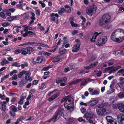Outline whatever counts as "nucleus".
Instances as JSON below:
<instances>
[{
	"instance_id": "obj_1",
	"label": "nucleus",
	"mask_w": 124,
	"mask_h": 124,
	"mask_svg": "<svg viewBox=\"0 0 124 124\" xmlns=\"http://www.w3.org/2000/svg\"><path fill=\"white\" fill-rule=\"evenodd\" d=\"M110 39L114 42H122L124 39V31L120 29H116L112 33Z\"/></svg>"
},
{
	"instance_id": "obj_2",
	"label": "nucleus",
	"mask_w": 124,
	"mask_h": 124,
	"mask_svg": "<svg viewBox=\"0 0 124 124\" xmlns=\"http://www.w3.org/2000/svg\"><path fill=\"white\" fill-rule=\"evenodd\" d=\"M110 16L108 14L103 15L101 18L99 22V25L101 26L109 23L110 20Z\"/></svg>"
},
{
	"instance_id": "obj_3",
	"label": "nucleus",
	"mask_w": 124,
	"mask_h": 124,
	"mask_svg": "<svg viewBox=\"0 0 124 124\" xmlns=\"http://www.w3.org/2000/svg\"><path fill=\"white\" fill-rule=\"evenodd\" d=\"M96 108L97 114L98 116H104L106 115V109L103 105H98Z\"/></svg>"
},
{
	"instance_id": "obj_4",
	"label": "nucleus",
	"mask_w": 124,
	"mask_h": 124,
	"mask_svg": "<svg viewBox=\"0 0 124 124\" xmlns=\"http://www.w3.org/2000/svg\"><path fill=\"white\" fill-rule=\"evenodd\" d=\"M96 9V6L94 5H93L86 8V13L91 16L95 13Z\"/></svg>"
},
{
	"instance_id": "obj_5",
	"label": "nucleus",
	"mask_w": 124,
	"mask_h": 124,
	"mask_svg": "<svg viewBox=\"0 0 124 124\" xmlns=\"http://www.w3.org/2000/svg\"><path fill=\"white\" fill-rule=\"evenodd\" d=\"M107 40V37L106 36L103 37L102 39L99 38L98 39L96 44L100 46H102L105 43Z\"/></svg>"
},
{
	"instance_id": "obj_6",
	"label": "nucleus",
	"mask_w": 124,
	"mask_h": 124,
	"mask_svg": "<svg viewBox=\"0 0 124 124\" xmlns=\"http://www.w3.org/2000/svg\"><path fill=\"white\" fill-rule=\"evenodd\" d=\"M106 119L107 121V124H117L116 120L111 116H107Z\"/></svg>"
},
{
	"instance_id": "obj_7",
	"label": "nucleus",
	"mask_w": 124,
	"mask_h": 124,
	"mask_svg": "<svg viewBox=\"0 0 124 124\" xmlns=\"http://www.w3.org/2000/svg\"><path fill=\"white\" fill-rule=\"evenodd\" d=\"M117 119L119 124H124V114H120L117 116Z\"/></svg>"
},
{
	"instance_id": "obj_8",
	"label": "nucleus",
	"mask_w": 124,
	"mask_h": 124,
	"mask_svg": "<svg viewBox=\"0 0 124 124\" xmlns=\"http://www.w3.org/2000/svg\"><path fill=\"white\" fill-rule=\"evenodd\" d=\"M93 114L91 112H87L84 115L83 117L87 120H89L93 118Z\"/></svg>"
},
{
	"instance_id": "obj_9",
	"label": "nucleus",
	"mask_w": 124,
	"mask_h": 124,
	"mask_svg": "<svg viewBox=\"0 0 124 124\" xmlns=\"http://www.w3.org/2000/svg\"><path fill=\"white\" fill-rule=\"evenodd\" d=\"M116 105L119 111L121 112L124 113V103L122 102H119Z\"/></svg>"
},
{
	"instance_id": "obj_10",
	"label": "nucleus",
	"mask_w": 124,
	"mask_h": 124,
	"mask_svg": "<svg viewBox=\"0 0 124 124\" xmlns=\"http://www.w3.org/2000/svg\"><path fill=\"white\" fill-rule=\"evenodd\" d=\"M101 32H100L98 33L96 32H95L93 34L92 38L90 39V41L91 42H94L95 41V39L96 37L100 34L101 33Z\"/></svg>"
},
{
	"instance_id": "obj_11",
	"label": "nucleus",
	"mask_w": 124,
	"mask_h": 124,
	"mask_svg": "<svg viewBox=\"0 0 124 124\" xmlns=\"http://www.w3.org/2000/svg\"><path fill=\"white\" fill-rule=\"evenodd\" d=\"M80 46L79 44H75L72 47V51L73 52H77L79 50Z\"/></svg>"
},
{
	"instance_id": "obj_12",
	"label": "nucleus",
	"mask_w": 124,
	"mask_h": 124,
	"mask_svg": "<svg viewBox=\"0 0 124 124\" xmlns=\"http://www.w3.org/2000/svg\"><path fill=\"white\" fill-rule=\"evenodd\" d=\"M98 102L97 100H94L89 101L88 103L90 106H93L97 104Z\"/></svg>"
},
{
	"instance_id": "obj_13",
	"label": "nucleus",
	"mask_w": 124,
	"mask_h": 124,
	"mask_svg": "<svg viewBox=\"0 0 124 124\" xmlns=\"http://www.w3.org/2000/svg\"><path fill=\"white\" fill-rule=\"evenodd\" d=\"M35 90L34 89L31 90L29 92L30 94L28 95L27 98V101L29 100L31 97L33 96V93L35 92Z\"/></svg>"
},
{
	"instance_id": "obj_14",
	"label": "nucleus",
	"mask_w": 124,
	"mask_h": 124,
	"mask_svg": "<svg viewBox=\"0 0 124 124\" xmlns=\"http://www.w3.org/2000/svg\"><path fill=\"white\" fill-rule=\"evenodd\" d=\"M60 94L59 92H57L56 94L53 95L48 99V101H51L57 97Z\"/></svg>"
},
{
	"instance_id": "obj_15",
	"label": "nucleus",
	"mask_w": 124,
	"mask_h": 124,
	"mask_svg": "<svg viewBox=\"0 0 124 124\" xmlns=\"http://www.w3.org/2000/svg\"><path fill=\"white\" fill-rule=\"evenodd\" d=\"M105 70L106 71L109 70V72L111 73H112L113 72L115 71L114 67L113 66L105 69Z\"/></svg>"
},
{
	"instance_id": "obj_16",
	"label": "nucleus",
	"mask_w": 124,
	"mask_h": 124,
	"mask_svg": "<svg viewBox=\"0 0 124 124\" xmlns=\"http://www.w3.org/2000/svg\"><path fill=\"white\" fill-rule=\"evenodd\" d=\"M0 109L2 111H3L4 112L8 110L6 106L3 104L0 105Z\"/></svg>"
},
{
	"instance_id": "obj_17",
	"label": "nucleus",
	"mask_w": 124,
	"mask_h": 124,
	"mask_svg": "<svg viewBox=\"0 0 124 124\" xmlns=\"http://www.w3.org/2000/svg\"><path fill=\"white\" fill-rule=\"evenodd\" d=\"M80 18L83 21L82 23V25L83 26L82 27V29H84L85 28H86V27L85 26H84L85 23L86 21V19L85 18L82 16H80Z\"/></svg>"
},
{
	"instance_id": "obj_18",
	"label": "nucleus",
	"mask_w": 124,
	"mask_h": 124,
	"mask_svg": "<svg viewBox=\"0 0 124 124\" xmlns=\"http://www.w3.org/2000/svg\"><path fill=\"white\" fill-rule=\"evenodd\" d=\"M123 91L119 93L117 95V97L120 99L124 98V88L123 90Z\"/></svg>"
},
{
	"instance_id": "obj_19",
	"label": "nucleus",
	"mask_w": 124,
	"mask_h": 124,
	"mask_svg": "<svg viewBox=\"0 0 124 124\" xmlns=\"http://www.w3.org/2000/svg\"><path fill=\"white\" fill-rule=\"evenodd\" d=\"M64 109L63 108H62L59 110L57 111V113L56 115L60 117L61 116H62L63 111Z\"/></svg>"
},
{
	"instance_id": "obj_20",
	"label": "nucleus",
	"mask_w": 124,
	"mask_h": 124,
	"mask_svg": "<svg viewBox=\"0 0 124 124\" xmlns=\"http://www.w3.org/2000/svg\"><path fill=\"white\" fill-rule=\"evenodd\" d=\"M82 80L81 79H78L76 80H75L74 81L70 82L69 84V85H72L75 84L80 81Z\"/></svg>"
},
{
	"instance_id": "obj_21",
	"label": "nucleus",
	"mask_w": 124,
	"mask_h": 124,
	"mask_svg": "<svg viewBox=\"0 0 124 124\" xmlns=\"http://www.w3.org/2000/svg\"><path fill=\"white\" fill-rule=\"evenodd\" d=\"M117 84L118 85L120 88H124V81L118 83Z\"/></svg>"
},
{
	"instance_id": "obj_22",
	"label": "nucleus",
	"mask_w": 124,
	"mask_h": 124,
	"mask_svg": "<svg viewBox=\"0 0 124 124\" xmlns=\"http://www.w3.org/2000/svg\"><path fill=\"white\" fill-rule=\"evenodd\" d=\"M27 51L28 54H30L31 52H32L34 51V49L32 47L30 46H28L26 47Z\"/></svg>"
},
{
	"instance_id": "obj_23",
	"label": "nucleus",
	"mask_w": 124,
	"mask_h": 124,
	"mask_svg": "<svg viewBox=\"0 0 124 124\" xmlns=\"http://www.w3.org/2000/svg\"><path fill=\"white\" fill-rule=\"evenodd\" d=\"M27 49L26 48H23L21 49V54L23 55H25L27 54V52L26 50Z\"/></svg>"
},
{
	"instance_id": "obj_24",
	"label": "nucleus",
	"mask_w": 124,
	"mask_h": 124,
	"mask_svg": "<svg viewBox=\"0 0 124 124\" xmlns=\"http://www.w3.org/2000/svg\"><path fill=\"white\" fill-rule=\"evenodd\" d=\"M28 36L30 37H32L33 36L36 35L35 32H33L31 31H27Z\"/></svg>"
},
{
	"instance_id": "obj_25",
	"label": "nucleus",
	"mask_w": 124,
	"mask_h": 124,
	"mask_svg": "<svg viewBox=\"0 0 124 124\" xmlns=\"http://www.w3.org/2000/svg\"><path fill=\"white\" fill-rule=\"evenodd\" d=\"M9 108L12 110L14 112H16L17 111L16 107L13 105H12L10 106L9 107Z\"/></svg>"
},
{
	"instance_id": "obj_26",
	"label": "nucleus",
	"mask_w": 124,
	"mask_h": 124,
	"mask_svg": "<svg viewBox=\"0 0 124 124\" xmlns=\"http://www.w3.org/2000/svg\"><path fill=\"white\" fill-rule=\"evenodd\" d=\"M42 57V56H39L37 58L36 62L38 63H41L43 61Z\"/></svg>"
},
{
	"instance_id": "obj_27",
	"label": "nucleus",
	"mask_w": 124,
	"mask_h": 124,
	"mask_svg": "<svg viewBox=\"0 0 124 124\" xmlns=\"http://www.w3.org/2000/svg\"><path fill=\"white\" fill-rule=\"evenodd\" d=\"M66 11L65 10L64 8H61L58 11V13L60 15H62L63 13Z\"/></svg>"
},
{
	"instance_id": "obj_28",
	"label": "nucleus",
	"mask_w": 124,
	"mask_h": 124,
	"mask_svg": "<svg viewBox=\"0 0 124 124\" xmlns=\"http://www.w3.org/2000/svg\"><path fill=\"white\" fill-rule=\"evenodd\" d=\"M29 76V75L25 76V78L27 81H31L32 80V78Z\"/></svg>"
},
{
	"instance_id": "obj_29",
	"label": "nucleus",
	"mask_w": 124,
	"mask_h": 124,
	"mask_svg": "<svg viewBox=\"0 0 124 124\" xmlns=\"http://www.w3.org/2000/svg\"><path fill=\"white\" fill-rule=\"evenodd\" d=\"M8 62L6 59H4L1 62V64L2 66L6 64H8Z\"/></svg>"
},
{
	"instance_id": "obj_30",
	"label": "nucleus",
	"mask_w": 124,
	"mask_h": 124,
	"mask_svg": "<svg viewBox=\"0 0 124 124\" xmlns=\"http://www.w3.org/2000/svg\"><path fill=\"white\" fill-rule=\"evenodd\" d=\"M26 97L25 96H22L20 98L19 103L20 104H22L23 103V100Z\"/></svg>"
},
{
	"instance_id": "obj_31",
	"label": "nucleus",
	"mask_w": 124,
	"mask_h": 124,
	"mask_svg": "<svg viewBox=\"0 0 124 124\" xmlns=\"http://www.w3.org/2000/svg\"><path fill=\"white\" fill-rule=\"evenodd\" d=\"M71 96V95H70L66 97L63 99V100H62V102H63V101H67L70 98Z\"/></svg>"
},
{
	"instance_id": "obj_32",
	"label": "nucleus",
	"mask_w": 124,
	"mask_h": 124,
	"mask_svg": "<svg viewBox=\"0 0 124 124\" xmlns=\"http://www.w3.org/2000/svg\"><path fill=\"white\" fill-rule=\"evenodd\" d=\"M12 66H15L18 67H19L20 66L19 64L16 62L13 63L12 64Z\"/></svg>"
},
{
	"instance_id": "obj_33",
	"label": "nucleus",
	"mask_w": 124,
	"mask_h": 124,
	"mask_svg": "<svg viewBox=\"0 0 124 124\" xmlns=\"http://www.w3.org/2000/svg\"><path fill=\"white\" fill-rule=\"evenodd\" d=\"M22 71L23 74H25L27 75H31V73L29 71H25L24 70H23Z\"/></svg>"
},
{
	"instance_id": "obj_34",
	"label": "nucleus",
	"mask_w": 124,
	"mask_h": 124,
	"mask_svg": "<svg viewBox=\"0 0 124 124\" xmlns=\"http://www.w3.org/2000/svg\"><path fill=\"white\" fill-rule=\"evenodd\" d=\"M66 52V50L64 49L62 50H61L59 52V53L60 54H63L65 53Z\"/></svg>"
},
{
	"instance_id": "obj_35",
	"label": "nucleus",
	"mask_w": 124,
	"mask_h": 124,
	"mask_svg": "<svg viewBox=\"0 0 124 124\" xmlns=\"http://www.w3.org/2000/svg\"><path fill=\"white\" fill-rule=\"evenodd\" d=\"M60 58H53L52 60V61L54 62H55L59 61L60 60Z\"/></svg>"
},
{
	"instance_id": "obj_36",
	"label": "nucleus",
	"mask_w": 124,
	"mask_h": 124,
	"mask_svg": "<svg viewBox=\"0 0 124 124\" xmlns=\"http://www.w3.org/2000/svg\"><path fill=\"white\" fill-rule=\"evenodd\" d=\"M0 16L3 19H5L6 18L5 14L3 12H0Z\"/></svg>"
},
{
	"instance_id": "obj_37",
	"label": "nucleus",
	"mask_w": 124,
	"mask_h": 124,
	"mask_svg": "<svg viewBox=\"0 0 124 124\" xmlns=\"http://www.w3.org/2000/svg\"><path fill=\"white\" fill-rule=\"evenodd\" d=\"M99 92L97 90H96L93 91L91 94L92 95H97L99 94Z\"/></svg>"
},
{
	"instance_id": "obj_38",
	"label": "nucleus",
	"mask_w": 124,
	"mask_h": 124,
	"mask_svg": "<svg viewBox=\"0 0 124 124\" xmlns=\"http://www.w3.org/2000/svg\"><path fill=\"white\" fill-rule=\"evenodd\" d=\"M114 59H111L108 62V65L109 66L112 65L114 64Z\"/></svg>"
},
{
	"instance_id": "obj_39",
	"label": "nucleus",
	"mask_w": 124,
	"mask_h": 124,
	"mask_svg": "<svg viewBox=\"0 0 124 124\" xmlns=\"http://www.w3.org/2000/svg\"><path fill=\"white\" fill-rule=\"evenodd\" d=\"M21 52V49H17L15 50L14 51V54H18Z\"/></svg>"
},
{
	"instance_id": "obj_40",
	"label": "nucleus",
	"mask_w": 124,
	"mask_h": 124,
	"mask_svg": "<svg viewBox=\"0 0 124 124\" xmlns=\"http://www.w3.org/2000/svg\"><path fill=\"white\" fill-rule=\"evenodd\" d=\"M59 117V116H58L56 114L54 117L52 119V120L53 122H55L57 120V118Z\"/></svg>"
},
{
	"instance_id": "obj_41",
	"label": "nucleus",
	"mask_w": 124,
	"mask_h": 124,
	"mask_svg": "<svg viewBox=\"0 0 124 124\" xmlns=\"http://www.w3.org/2000/svg\"><path fill=\"white\" fill-rule=\"evenodd\" d=\"M116 98L114 97H111L110 99V102L113 103L116 100Z\"/></svg>"
},
{
	"instance_id": "obj_42",
	"label": "nucleus",
	"mask_w": 124,
	"mask_h": 124,
	"mask_svg": "<svg viewBox=\"0 0 124 124\" xmlns=\"http://www.w3.org/2000/svg\"><path fill=\"white\" fill-rule=\"evenodd\" d=\"M31 14L32 15V16L31 17V18L32 20H34L35 19V17H34L35 14L34 13L32 12H31Z\"/></svg>"
},
{
	"instance_id": "obj_43",
	"label": "nucleus",
	"mask_w": 124,
	"mask_h": 124,
	"mask_svg": "<svg viewBox=\"0 0 124 124\" xmlns=\"http://www.w3.org/2000/svg\"><path fill=\"white\" fill-rule=\"evenodd\" d=\"M35 42H28L25 43V45H35Z\"/></svg>"
},
{
	"instance_id": "obj_44",
	"label": "nucleus",
	"mask_w": 124,
	"mask_h": 124,
	"mask_svg": "<svg viewBox=\"0 0 124 124\" xmlns=\"http://www.w3.org/2000/svg\"><path fill=\"white\" fill-rule=\"evenodd\" d=\"M13 20H16L18 19V18L20 17V15H16L15 16H13Z\"/></svg>"
},
{
	"instance_id": "obj_45",
	"label": "nucleus",
	"mask_w": 124,
	"mask_h": 124,
	"mask_svg": "<svg viewBox=\"0 0 124 124\" xmlns=\"http://www.w3.org/2000/svg\"><path fill=\"white\" fill-rule=\"evenodd\" d=\"M70 23L72 26L73 27H77L78 26V24L76 23H74L73 21H71L70 22Z\"/></svg>"
},
{
	"instance_id": "obj_46",
	"label": "nucleus",
	"mask_w": 124,
	"mask_h": 124,
	"mask_svg": "<svg viewBox=\"0 0 124 124\" xmlns=\"http://www.w3.org/2000/svg\"><path fill=\"white\" fill-rule=\"evenodd\" d=\"M39 4H41V6L43 8L45 7L46 6L45 4L44 3V2H42L41 1H39Z\"/></svg>"
},
{
	"instance_id": "obj_47",
	"label": "nucleus",
	"mask_w": 124,
	"mask_h": 124,
	"mask_svg": "<svg viewBox=\"0 0 124 124\" xmlns=\"http://www.w3.org/2000/svg\"><path fill=\"white\" fill-rule=\"evenodd\" d=\"M10 24L9 23L7 22H4L2 23V26L4 27H6L9 26Z\"/></svg>"
},
{
	"instance_id": "obj_48",
	"label": "nucleus",
	"mask_w": 124,
	"mask_h": 124,
	"mask_svg": "<svg viewBox=\"0 0 124 124\" xmlns=\"http://www.w3.org/2000/svg\"><path fill=\"white\" fill-rule=\"evenodd\" d=\"M7 20L9 22H11L13 20V16H10L7 18Z\"/></svg>"
},
{
	"instance_id": "obj_49",
	"label": "nucleus",
	"mask_w": 124,
	"mask_h": 124,
	"mask_svg": "<svg viewBox=\"0 0 124 124\" xmlns=\"http://www.w3.org/2000/svg\"><path fill=\"white\" fill-rule=\"evenodd\" d=\"M88 81V80L85 79V80L82 82L81 84V85H85L87 83Z\"/></svg>"
},
{
	"instance_id": "obj_50",
	"label": "nucleus",
	"mask_w": 124,
	"mask_h": 124,
	"mask_svg": "<svg viewBox=\"0 0 124 124\" xmlns=\"http://www.w3.org/2000/svg\"><path fill=\"white\" fill-rule=\"evenodd\" d=\"M98 63V62L97 61L94 62L93 64H91L90 66L91 68H93L95 67L96 65H97Z\"/></svg>"
},
{
	"instance_id": "obj_51",
	"label": "nucleus",
	"mask_w": 124,
	"mask_h": 124,
	"mask_svg": "<svg viewBox=\"0 0 124 124\" xmlns=\"http://www.w3.org/2000/svg\"><path fill=\"white\" fill-rule=\"evenodd\" d=\"M23 27H24V29H23V31H27L28 30V26L27 25H24L23 26Z\"/></svg>"
},
{
	"instance_id": "obj_52",
	"label": "nucleus",
	"mask_w": 124,
	"mask_h": 124,
	"mask_svg": "<svg viewBox=\"0 0 124 124\" xmlns=\"http://www.w3.org/2000/svg\"><path fill=\"white\" fill-rule=\"evenodd\" d=\"M61 82H65L67 80V78L66 77H62L60 78Z\"/></svg>"
},
{
	"instance_id": "obj_53",
	"label": "nucleus",
	"mask_w": 124,
	"mask_h": 124,
	"mask_svg": "<svg viewBox=\"0 0 124 124\" xmlns=\"http://www.w3.org/2000/svg\"><path fill=\"white\" fill-rule=\"evenodd\" d=\"M28 63L26 62H25L24 64H21L20 65L22 68H24L25 66L27 67L28 66Z\"/></svg>"
},
{
	"instance_id": "obj_54",
	"label": "nucleus",
	"mask_w": 124,
	"mask_h": 124,
	"mask_svg": "<svg viewBox=\"0 0 124 124\" xmlns=\"http://www.w3.org/2000/svg\"><path fill=\"white\" fill-rule=\"evenodd\" d=\"M17 71L16 70H14L10 72V76H12L14 73H17Z\"/></svg>"
},
{
	"instance_id": "obj_55",
	"label": "nucleus",
	"mask_w": 124,
	"mask_h": 124,
	"mask_svg": "<svg viewBox=\"0 0 124 124\" xmlns=\"http://www.w3.org/2000/svg\"><path fill=\"white\" fill-rule=\"evenodd\" d=\"M15 10L16 9L14 8H9L8 9V11H10L12 13L14 12Z\"/></svg>"
},
{
	"instance_id": "obj_56",
	"label": "nucleus",
	"mask_w": 124,
	"mask_h": 124,
	"mask_svg": "<svg viewBox=\"0 0 124 124\" xmlns=\"http://www.w3.org/2000/svg\"><path fill=\"white\" fill-rule=\"evenodd\" d=\"M15 112H13L11 111H10L9 113L12 116H14L15 115Z\"/></svg>"
},
{
	"instance_id": "obj_57",
	"label": "nucleus",
	"mask_w": 124,
	"mask_h": 124,
	"mask_svg": "<svg viewBox=\"0 0 124 124\" xmlns=\"http://www.w3.org/2000/svg\"><path fill=\"white\" fill-rule=\"evenodd\" d=\"M17 75H16L15 74L13 76H12V80H15L16 79H17Z\"/></svg>"
},
{
	"instance_id": "obj_58",
	"label": "nucleus",
	"mask_w": 124,
	"mask_h": 124,
	"mask_svg": "<svg viewBox=\"0 0 124 124\" xmlns=\"http://www.w3.org/2000/svg\"><path fill=\"white\" fill-rule=\"evenodd\" d=\"M10 11H8V9L7 10V11L6 12V15L8 16H10L11 15V14L10 12H9Z\"/></svg>"
},
{
	"instance_id": "obj_59",
	"label": "nucleus",
	"mask_w": 124,
	"mask_h": 124,
	"mask_svg": "<svg viewBox=\"0 0 124 124\" xmlns=\"http://www.w3.org/2000/svg\"><path fill=\"white\" fill-rule=\"evenodd\" d=\"M38 81L37 80H35L32 82V85H37L38 83Z\"/></svg>"
},
{
	"instance_id": "obj_60",
	"label": "nucleus",
	"mask_w": 124,
	"mask_h": 124,
	"mask_svg": "<svg viewBox=\"0 0 124 124\" xmlns=\"http://www.w3.org/2000/svg\"><path fill=\"white\" fill-rule=\"evenodd\" d=\"M113 92V90L112 89H109L107 91V93L108 94H110Z\"/></svg>"
},
{
	"instance_id": "obj_61",
	"label": "nucleus",
	"mask_w": 124,
	"mask_h": 124,
	"mask_svg": "<svg viewBox=\"0 0 124 124\" xmlns=\"http://www.w3.org/2000/svg\"><path fill=\"white\" fill-rule=\"evenodd\" d=\"M96 58V57L95 56L92 55L91 58V59L90 60V61H92L94 60Z\"/></svg>"
},
{
	"instance_id": "obj_62",
	"label": "nucleus",
	"mask_w": 124,
	"mask_h": 124,
	"mask_svg": "<svg viewBox=\"0 0 124 124\" xmlns=\"http://www.w3.org/2000/svg\"><path fill=\"white\" fill-rule=\"evenodd\" d=\"M61 82L60 78H58L56 79V82L57 84H59Z\"/></svg>"
},
{
	"instance_id": "obj_63",
	"label": "nucleus",
	"mask_w": 124,
	"mask_h": 124,
	"mask_svg": "<svg viewBox=\"0 0 124 124\" xmlns=\"http://www.w3.org/2000/svg\"><path fill=\"white\" fill-rule=\"evenodd\" d=\"M81 112L83 113L85 112L86 109L85 108L82 107L81 108Z\"/></svg>"
},
{
	"instance_id": "obj_64",
	"label": "nucleus",
	"mask_w": 124,
	"mask_h": 124,
	"mask_svg": "<svg viewBox=\"0 0 124 124\" xmlns=\"http://www.w3.org/2000/svg\"><path fill=\"white\" fill-rule=\"evenodd\" d=\"M119 11H121L122 12H124V8L123 7H120L118 9Z\"/></svg>"
}]
</instances>
